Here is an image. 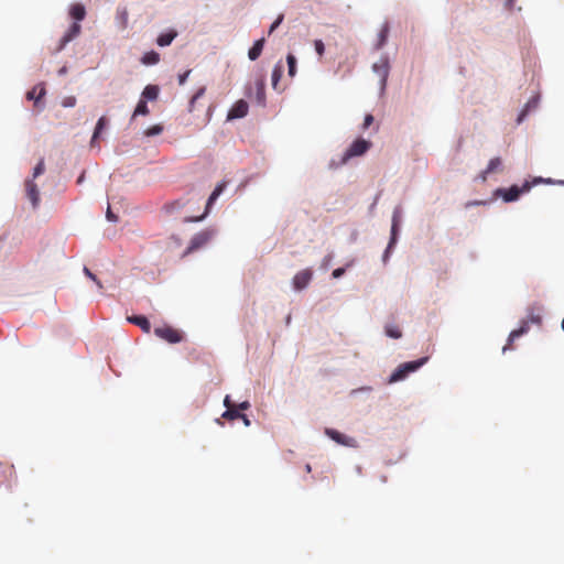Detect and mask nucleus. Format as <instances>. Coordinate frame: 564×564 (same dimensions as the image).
<instances>
[{"label":"nucleus","mask_w":564,"mask_h":564,"mask_svg":"<svg viewBox=\"0 0 564 564\" xmlns=\"http://www.w3.org/2000/svg\"><path fill=\"white\" fill-rule=\"evenodd\" d=\"M325 434L335 441L337 444L347 446V447H357V441L354 437L347 436L336 430L326 429Z\"/></svg>","instance_id":"423d86ee"},{"label":"nucleus","mask_w":564,"mask_h":564,"mask_svg":"<svg viewBox=\"0 0 564 564\" xmlns=\"http://www.w3.org/2000/svg\"><path fill=\"white\" fill-rule=\"evenodd\" d=\"M264 79L262 77L258 78L254 83L256 89V100L259 105H264L265 102V91H264Z\"/></svg>","instance_id":"dca6fc26"},{"label":"nucleus","mask_w":564,"mask_h":564,"mask_svg":"<svg viewBox=\"0 0 564 564\" xmlns=\"http://www.w3.org/2000/svg\"><path fill=\"white\" fill-rule=\"evenodd\" d=\"M282 74H283V66L281 64V62H279L274 68H273V72H272V87L273 89L278 90L279 87V82L282 77Z\"/></svg>","instance_id":"5701e85b"},{"label":"nucleus","mask_w":564,"mask_h":564,"mask_svg":"<svg viewBox=\"0 0 564 564\" xmlns=\"http://www.w3.org/2000/svg\"><path fill=\"white\" fill-rule=\"evenodd\" d=\"M154 334L159 338H161L170 344H176V343L182 341V339H183L182 333L171 326L156 327L154 329Z\"/></svg>","instance_id":"39448f33"},{"label":"nucleus","mask_w":564,"mask_h":564,"mask_svg":"<svg viewBox=\"0 0 564 564\" xmlns=\"http://www.w3.org/2000/svg\"><path fill=\"white\" fill-rule=\"evenodd\" d=\"M249 105L246 100L239 99L236 101L232 107L229 109L227 119L234 120V119H240L248 115Z\"/></svg>","instance_id":"0eeeda50"},{"label":"nucleus","mask_w":564,"mask_h":564,"mask_svg":"<svg viewBox=\"0 0 564 564\" xmlns=\"http://www.w3.org/2000/svg\"><path fill=\"white\" fill-rule=\"evenodd\" d=\"M529 330V325L527 322H524L518 329H514L510 333L509 337H508V344L503 347V352L507 350V349H510L511 348V345L513 343L514 339L519 338L520 336H522L523 334H525Z\"/></svg>","instance_id":"4468645a"},{"label":"nucleus","mask_w":564,"mask_h":564,"mask_svg":"<svg viewBox=\"0 0 564 564\" xmlns=\"http://www.w3.org/2000/svg\"><path fill=\"white\" fill-rule=\"evenodd\" d=\"M313 276V272L310 269H304L297 272L293 278V286L295 290L301 291L305 289Z\"/></svg>","instance_id":"1a4fd4ad"},{"label":"nucleus","mask_w":564,"mask_h":564,"mask_svg":"<svg viewBox=\"0 0 564 564\" xmlns=\"http://www.w3.org/2000/svg\"><path fill=\"white\" fill-rule=\"evenodd\" d=\"M149 112L150 111H149L147 101L143 99H140L134 111H133L132 119L135 118L137 116H147V115H149Z\"/></svg>","instance_id":"bb28decb"},{"label":"nucleus","mask_w":564,"mask_h":564,"mask_svg":"<svg viewBox=\"0 0 564 564\" xmlns=\"http://www.w3.org/2000/svg\"><path fill=\"white\" fill-rule=\"evenodd\" d=\"M84 273L86 274V276H88L90 280H93L99 289H102L101 282L97 279V276L88 268H86V267L84 268Z\"/></svg>","instance_id":"72a5a7b5"},{"label":"nucleus","mask_w":564,"mask_h":564,"mask_svg":"<svg viewBox=\"0 0 564 564\" xmlns=\"http://www.w3.org/2000/svg\"><path fill=\"white\" fill-rule=\"evenodd\" d=\"M286 63H288V74L291 78H293L296 75V57L293 54H288L286 56Z\"/></svg>","instance_id":"a878e982"},{"label":"nucleus","mask_w":564,"mask_h":564,"mask_svg":"<svg viewBox=\"0 0 564 564\" xmlns=\"http://www.w3.org/2000/svg\"><path fill=\"white\" fill-rule=\"evenodd\" d=\"M539 182H541V178H536L533 183L535 184V183H539Z\"/></svg>","instance_id":"603ef678"},{"label":"nucleus","mask_w":564,"mask_h":564,"mask_svg":"<svg viewBox=\"0 0 564 564\" xmlns=\"http://www.w3.org/2000/svg\"><path fill=\"white\" fill-rule=\"evenodd\" d=\"M427 361V357H422L414 361L403 362L398 366V368L391 373L389 378L390 383L398 382L406 378V376L411 372L416 371Z\"/></svg>","instance_id":"f257e3e1"},{"label":"nucleus","mask_w":564,"mask_h":564,"mask_svg":"<svg viewBox=\"0 0 564 564\" xmlns=\"http://www.w3.org/2000/svg\"><path fill=\"white\" fill-rule=\"evenodd\" d=\"M373 122V116L372 115H366L365 117V120H364V129H367L368 127H370Z\"/></svg>","instance_id":"ea45409f"},{"label":"nucleus","mask_w":564,"mask_h":564,"mask_svg":"<svg viewBox=\"0 0 564 564\" xmlns=\"http://www.w3.org/2000/svg\"><path fill=\"white\" fill-rule=\"evenodd\" d=\"M240 412L238 409H236V405L234 408H229L223 413V417L227 420H238L240 417Z\"/></svg>","instance_id":"c85d7f7f"},{"label":"nucleus","mask_w":564,"mask_h":564,"mask_svg":"<svg viewBox=\"0 0 564 564\" xmlns=\"http://www.w3.org/2000/svg\"><path fill=\"white\" fill-rule=\"evenodd\" d=\"M24 185L28 198L31 200L32 206L36 208L40 204V192L37 185L33 180H26Z\"/></svg>","instance_id":"f8f14e48"},{"label":"nucleus","mask_w":564,"mask_h":564,"mask_svg":"<svg viewBox=\"0 0 564 564\" xmlns=\"http://www.w3.org/2000/svg\"><path fill=\"white\" fill-rule=\"evenodd\" d=\"M159 87L156 85H148L144 87L142 94H141V97L143 100H155L159 96Z\"/></svg>","instance_id":"6ab92c4d"},{"label":"nucleus","mask_w":564,"mask_h":564,"mask_svg":"<svg viewBox=\"0 0 564 564\" xmlns=\"http://www.w3.org/2000/svg\"><path fill=\"white\" fill-rule=\"evenodd\" d=\"M106 126H107L106 117H100L96 123L95 131H94L91 140H90L91 148L98 147V138H99L100 133L102 132V130L106 128Z\"/></svg>","instance_id":"2eb2a0df"},{"label":"nucleus","mask_w":564,"mask_h":564,"mask_svg":"<svg viewBox=\"0 0 564 564\" xmlns=\"http://www.w3.org/2000/svg\"><path fill=\"white\" fill-rule=\"evenodd\" d=\"M44 95H45V87L43 84H39V85L34 86L31 90L28 91L26 98L29 100H34L35 105H36Z\"/></svg>","instance_id":"f3484780"},{"label":"nucleus","mask_w":564,"mask_h":564,"mask_svg":"<svg viewBox=\"0 0 564 564\" xmlns=\"http://www.w3.org/2000/svg\"><path fill=\"white\" fill-rule=\"evenodd\" d=\"M375 73H377L380 77L381 86L384 88L386 82L389 76V61L387 58H381L379 62L375 63L372 66Z\"/></svg>","instance_id":"9b49d317"},{"label":"nucleus","mask_w":564,"mask_h":564,"mask_svg":"<svg viewBox=\"0 0 564 564\" xmlns=\"http://www.w3.org/2000/svg\"><path fill=\"white\" fill-rule=\"evenodd\" d=\"M141 61L144 65H155L160 61V54L155 51H150L143 55Z\"/></svg>","instance_id":"393cba45"},{"label":"nucleus","mask_w":564,"mask_h":564,"mask_svg":"<svg viewBox=\"0 0 564 564\" xmlns=\"http://www.w3.org/2000/svg\"><path fill=\"white\" fill-rule=\"evenodd\" d=\"M176 35H177V32L173 31V30L170 32H166V33H162L156 39V43L160 46H167L172 43V41L176 37Z\"/></svg>","instance_id":"4be33fe9"},{"label":"nucleus","mask_w":564,"mask_h":564,"mask_svg":"<svg viewBox=\"0 0 564 564\" xmlns=\"http://www.w3.org/2000/svg\"><path fill=\"white\" fill-rule=\"evenodd\" d=\"M189 74H191V70H189V69H188V70H186V72H184L183 74H180V75H178V84H180V85H184V84L186 83L187 77H188V75H189Z\"/></svg>","instance_id":"58836bf2"},{"label":"nucleus","mask_w":564,"mask_h":564,"mask_svg":"<svg viewBox=\"0 0 564 564\" xmlns=\"http://www.w3.org/2000/svg\"><path fill=\"white\" fill-rule=\"evenodd\" d=\"M44 170H45L44 160L41 159L33 170L32 180L34 181V178L42 175L44 173Z\"/></svg>","instance_id":"2f4dec72"},{"label":"nucleus","mask_w":564,"mask_h":564,"mask_svg":"<svg viewBox=\"0 0 564 564\" xmlns=\"http://www.w3.org/2000/svg\"><path fill=\"white\" fill-rule=\"evenodd\" d=\"M371 148V142L365 139L355 140L341 158V164L347 163L351 158L365 154Z\"/></svg>","instance_id":"7ed1b4c3"},{"label":"nucleus","mask_w":564,"mask_h":564,"mask_svg":"<svg viewBox=\"0 0 564 564\" xmlns=\"http://www.w3.org/2000/svg\"><path fill=\"white\" fill-rule=\"evenodd\" d=\"M225 187H226V182L219 183L215 187V189L213 191V193L210 194V196H209V198L207 200L205 213L202 216H198V217H195V218H187L186 221H200V220H203L205 218V216L208 214V212H209L212 205L214 204V202L224 192Z\"/></svg>","instance_id":"6e6552de"},{"label":"nucleus","mask_w":564,"mask_h":564,"mask_svg":"<svg viewBox=\"0 0 564 564\" xmlns=\"http://www.w3.org/2000/svg\"><path fill=\"white\" fill-rule=\"evenodd\" d=\"M216 231L212 228H206L197 232L189 241L187 249L184 254L192 253L203 247H205L215 236Z\"/></svg>","instance_id":"f03ea898"},{"label":"nucleus","mask_w":564,"mask_h":564,"mask_svg":"<svg viewBox=\"0 0 564 564\" xmlns=\"http://www.w3.org/2000/svg\"><path fill=\"white\" fill-rule=\"evenodd\" d=\"M184 204L181 202V200H174V202H171V203H167L164 205V209L167 212V213H172L174 209L176 208H181L183 207Z\"/></svg>","instance_id":"473e14b6"},{"label":"nucleus","mask_w":564,"mask_h":564,"mask_svg":"<svg viewBox=\"0 0 564 564\" xmlns=\"http://www.w3.org/2000/svg\"><path fill=\"white\" fill-rule=\"evenodd\" d=\"M84 182V173L78 177L77 183Z\"/></svg>","instance_id":"de8ad7c7"},{"label":"nucleus","mask_w":564,"mask_h":564,"mask_svg":"<svg viewBox=\"0 0 564 564\" xmlns=\"http://www.w3.org/2000/svg\"><path fill=\"white\" fill-rule=\"evenodd\" d=\"M501 163L502 162L500 158L491 159L487 165V169L479 175L481 181L485 182L487 180V175L496 172L501 166Z\"/></svg>","instance_id":"a211bd4d"},{"label":"nucleus","mask_w":564,"mask_h":564,"mask_svg":"<svg viewBox=\"0 0 564 564\" xmlns=\"http://www.w3.org/2000/svg\"><path fill=\"white\" fill-rule=\"evenodd\" d=\"M314 47H315L316 53L319 56H323V54L325 52V45H324L323 41L322 40H315L314 41Z\"/></svg>","instance_id":"f704fd0d"},{"label":"nucleus","mask_w":564,"mask_h":564,"mask_svg":"<svg viewBox=\"0 0 564 564\" xmlns=\"http://www.w3.org/2000/svg\"><path fill=\"white\" fill-rule=\"evenodd\" d=\"M75 105H76V98L74 96L65 97L62 100V106L65 107V108L74 107Z\"/></svg>","instance_id":"c9c22d12"},{"label":"nucleus","mask_w":564,"mask_h":564,"mask_svg":"<svg viewBox=\"0 0 564 564\" xmlns=\"http://www.w3.org/2000/svg\"><path fill=\"white\" fill-rule=\"evenodd\" d=\"M345 273V269L344 268H337L333 271L332 275L335 278V279H338L340 278L343 274Z\"/></svg>","instance_id":"79ce46f5"},{"label":"nucleus","mask_w":564,"mask_h":564,"mask_svg":"<svg viewBox=\"0 0 564 564\" xmlns=\"http://www.w3.org/2000/svg\"><path fill=\"white\" fill-rule=\"evenodd\" d=\"M264 46V39L254 42L253 46L249 50L248 56L251 61H256L262 53Z\"/></svg>","instance_id":"aec40b11"},{"label":"nucleus","mask_w":564,"mask_h":564,"mask_svg":"<svg viewBox=\"0 0 564 564\" xmlns=\"http://www.w3.org/2000/svg\"><path fill=\"white\" fill-rule=\"evenodd\" d=\"M65 72H66L65 67H63V68L59 70V73H61V74H64Z\"/></svg>","instance_id":"3c124183"},{"label":"nucleus","mask_w":564,"mask_h":564,"mask_svg":"<svg viewBox=\"0 0 564 564\" xmlns=\"http://www.w3.org/2000/svg\"><path fill=\"white\" fill-rule=\"evenodd\" d=\"M106 216H107V219L110 221L117 220V216L111 212L110 207H108Z\"/></svg>","instance_id":"c03bdc74"},{"label":"nucleus","mask_w":564,"mask_h":564,"mask_svg":"<svg viewBox=\"0 0 564 564\" xmlns=\"http://www.w3.org/2000/svg\"><path fill=\"white\" fill-rule=\"evenodd\" d=\"M204 93H205V88H204V87L199 88V89L195 93V95L192 97L191 102H189V104H191V107H193V106H194V104L196 102V100H197L198 98H200V97L204 95Z\"/></svg>","instance_id":"4c0bfd02"},{"label":"nucleus","mask_w":564,"mask_h":564,"mask_svg":"<svg viewBox=\"0 0 564 564\" xmlns=\"http://www.w3.org/2000/svg\"><path fill=\"white\" fill-rule=\"evenodd\" d=\"M562 328L564 330V317H563V321H562Z\"/></svg>","instance_id":"864d4df0"},{"label":"nucleus","mask_w":564,"mask_h":564,"mask_svg":"<svg viewBox=\"0 0 564 564\" xmlns=\"http://www.w3.org/2000/svg\"><path fill=\"white\" fill-rule=\"evenodd\" d=\"M305 469H306V471H307V473H310V471H311V465H310V464H307V465L305 466Z\"/></svg>","instance_id":"8fccbe9b"},{"label":"nucleus","mask_w":564,"mask_h":564,"mask_svg":"<svg viewBox=\"0 0 564 564\" xmlns=\"http://www.w3.org/2000/svg\"><path fill=\"white\" fill-rule=\"evenodd\" d=\"M283 19H284L283 14H280L276 18V20L270 26L269 34H271L282 23Z\"/></svg>","instance_id":"e433bc0d"},{"label":"nucleus","mask_w":564,"mask_h":564,"mask_svg":"<svg viewBox=\"0 0 564 564\" xmlns=\"http://www.w3.org/2000/svg\"><path fill=\"white\" fill-rule=\"evenodd\" d=\"M224 405L226 406V410H228L229 408H234L236 404L231 402L229 395H226L224 400Z\"/></svg>","instance_id":"37998d69"},{"label":"nucleus","mask_w":564,"mask_h":564,"mask_svg":"<svg viewBox=\"0 0 564 564\" xmlns=\"http://www.w3.org/2000/svg\"><path fill=\"white\" fill-rule=\"evenodd\" d=\"M127 319L129 323H132V324L139 326L144 333H150L151 324L145 316L133 315V316H129Z\"/></svg>","instance_id":"ddd939ff"},{"label":"nucleus","mask_w":564,"mask_h":564,"mask_svg":"<svg viewBox=\"0 0 564 564\" xmlns=\"http://www.w3.org/2000/svg\"><path fill=\"white\" fill-rule=\"evenodd\" d=\"M388 35H389V24L384 23L381 26L379 35H378V43L376 45L377 50H380L386 44V42L388 40Z\"/></svg>","instance_id":"b1692460"},{"label":"nucleus","mask_w":564,"mask_h":564,"mask_svg":"<svg viewBox=\"0 0 564 564\" xmlns=\"http://www.w3.org/2000/svg\"><path fill=\"white\" fill-rule=\"evenodd\" d=\"M247 96H248V97H251V96H252V88H251V87L247 90Z\"/></svg>","instance_id":"49530a36"},{"label":"nucleus","mask_w":564,"mask_h":564,"mask_svg":"<svg viewBox=\"0 0 564 564\" xmlns=\"http://www.w3.org/2000/svg\"><path fill=\"white\" fill-rule=\"evenodd\" d=\"M386 334H387V336L394 338V339H398L402 336L401 329L395 325H387Z\"/></svg>","instance_id":"cd10ccee"},{"label":"nucleus","mask_w":564,"mask_h":564,"mask_svg":"<svg viewBox=\"0 0 564 564\" xmlns=\"http://www.w3.org/2000/svg\"><path fill=\"white\" fill-rule=\"evenodd\" d=\"M250 408V403L248 401H243L239 404L236 405V409H238V411H243V410H248Z\"/></svg>","instance_id":"a19ab883"},{"label":"nucleus","mask_w":564,"mask_h":564,"mask_svg":"<svg viewBox=\"0 0 564 564\" xmlns=\"http://www.w3.org/2000/svg\"><path fill=\"white\" fill-rule=\"evenodd\" d=\"M69 14L76 21H82L86 15L85 7L80 3H75L70 7Z\"/></svg>","instance_id":"412c9836"},{"label":"nucleus","mask_w":564,"mask_h":564,"mask_svg":"<svg viewBox=\"0 0 564 564\" xmlns=\"http://www.w3.org/2000/svg\"><path fill=\"white\" fill-rule=\"evenodd\" d=\"M82 26L79 23L74 22L68 31L62 36L59 40L58 46L55 48V52H61L68 42H70L73 39H75L80 33Z\"/></svg>","instance_id":"9d476101"},{"label":"nucleus","mask_w":564,"mask_h":564,"mask_svg":"<svg viewBox=\"0 0 564 564\" xmlns=\"http://www.w3.org/2000/svg\"><path fill=\"white\" fill-rule=\"evenodd\" d=\"M531 185V183L525 182L521 187L513 185L507 189L499 188L497 194L501 195L505 202H513L517 200L522 193L529 192Z\"/></svg>","instance_id":"20e7f679"},{"label":"nucleus","mask_w":564,"mask_h":564,"mask_svg":"<svg viewBox=\"0 0 564 564\" xmlns=\"http://www.w3.org/2000/svg\"><path fill=\"white\" fill-rule=\"evenodd\" d=\"M239 419H240V420H242V422H243V424H245L246 426H249V425H250V420L248 419V416H247L246 414H242V413H241Z\"/></svg>","instance_id":"a18cd8bd"},{"label":"nucleus","mask_w":564,"mask_h":564,"mask_svg":"<svg viewBox=\"0 0 564 564\" xmlns=\"http://www.w3.org/2000/svg\"><path fill=\"white\" fill-rule=\"evenodd\" d=\"M398 224H399V213H398V210H395L393 213V217H392V227H391L392 238L389 243V247H391L392 243H394V241H395V232H397Z\"/></svg>","instance_id":"c756f323"},{"label":"nucleus","mask_w":564,"mask_h":564,"mask_svg":"<svg viewBox=\"0 0 564 564\" xmlns=\"http://www.w3.org/2000/svg\"><path fill=\"white\" fill-rule=\"evenodd\" d=\"M524 117V111L519 116L518 118V122H520L522 120V118Z\"/></svg>","instance_id":"09e8293b"},{"label":"nucleus","mask_w":564,"mask_h":564,"mask_svg":"<svg viewBox=\"0 0 564 564\" xmlns=\"http://www.w3.org/2000/svg\"><path fill=\"white\" fill-rule=\"evenodd\" d=\"M162 131H163V126L162 124H154V126L148 128L144 131V135H147V137H154V135L161 134Z\"/></svg>","instance_id":"7c9ffc66"}]
</instances>
